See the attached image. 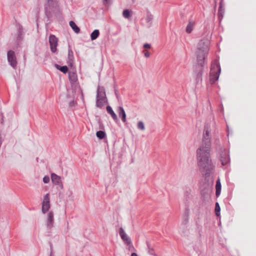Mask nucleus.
<instances>
[{
	"label": "nucleus",
	"instance_id": "29",
	"mask_svg": "<svg viewBox=\"0 0 256 256\" xmlns=\"http://www.w3.org/2000/svg\"><path fill=\"white\" fill-rule=\"evenodd\" d=\"M220 206L218 202L216 203L215 206V212L216 216H220Z\"/></svg>",
	"mask_w": 256,
	"mask_h": 256
},
{
	"label": "nucleus",
	"instance_id": "26",
	"mask_svg": "<svg viewBox=\"0 0 256 256\" xmlns=\"http://www.w3.org/2000/svg\"><path fill=\"white\" fill-rule=\"evenodd\" d=\"M96 136L100 140H102L106 136V133L104 131L98 130L96 132Z\"/></svg>",
	"mask_w": 256,
	"mask_h": 256
},
{
	"label": "nucleus",
	"instance_id": "2",
	"mask_svg": "<svg viewBox=\"0 0 256 256\" xmlns=\"http://www.w3.org/2000/svg\"><path fill=\"white\" fill-rule=\"evenodd\" d=\"M209 42L207 40H200L198 45L196 52L197 64L202 67L204 65V60L208 52Z\"/></svg>",
	"mask_w": 256,
	"mask_h": 256
},
{
	"label": "nucleus",
	"instance_id": "34",
	"mask_svg": "<svg viewBox=\"0 0 256 256\" xmlns=\"http://www.w3.org/2000/svg\"><path fill=\"white\" fill-rule=\"evenodd\" d=\"M142 52L144 54V56L146 58H149L150 56V52L148 50H143Z\"/></svg>",
	"mask_w": 256,
	"mask_h": 256
},
{
	"label": "nucleus",
	"instance_id": "39",
	"mask_svg": "<svg viewBox=\"0 0 256 256\" xmlns=\"http://www.w3.org/2000/svg\"><path fill=\"white\" fill-rule=\"evenodd\" d=\"M129 246V250H132L134 248V247L132 245V244L130 245H128Z\"/></svg>",
	"mask_w": 256,
	"mask_h": 256
},
{
	"label": "nucleus",
	"instance_id": "28",
	"mask_svg": "<svg viewBox=\"0 0 256 256\" xmlns=\"http://www.w3.org/2000/svg\"><path fill=\"white\" fill-rule=\"evenodd\" d=\"M123 16L126 18H129L130 17V11L128 10H124L122 12Z\"/></svg>",
	"mask_w": 256,
	"mask_h": 256
},
{
	"label": "nucleus",
	"instance_id": "32",
	"mask_svg": "<svg viewBox=\"0 0 256 256\" xmlns=\"http://www.w3.org/2000/svg\"><path fill=\"white\" fill-rule=\"evenodd\" d=\"M43 182L45 184H48L50 182V178L48 176H46L43 178Z\"/></svg>",
	"mask_w": 256,
	"mask_h": 256
},
{
	"label": "nucleus",
	"instance_id": "7",
	"mask_svg": "<svg viewBox=\"0 0 256 256\" xmlns=\"http://www.w3.org/2000/svg\"><path fill=\"white\" fill-rule=\"evenodd\" d=\"M58 40L56 36L53 34H50L49 36V43L50 44V50L52 52H56V47L58 46Z\"/></svg>",
	"mask_w": 256,
	"mask_h": 256
},
{
	"label": "nucleus",
	"instance_id": "10",
	"mask_svg": "<svg viewBox=\"0 0 256 256\" xmlns=\"http://www.w3.org/2000/svg\"><path fill=\"white\" fill-rule=\"evenodd\" d=\"M51 178L52 183L57 186L58 188H59L60 190H62L63 188V184L61 180L60 176L55 174H51Z\"/></svg>",
	"mask_w": 256,
	"mask_h": 256
},
{
	"label": "nucleus",
	"instance_id": "38",
	"mask_svg": "<svg viewBox=\"0 0 256 256\" xmlns=\"http://www.w3.org/2000/svg\"><path fill=\"white\" fill-rule=\"evenodd\" d=\"M50 256H54L53 255V250H52V242H50Z\"/></svg>",
	"mask_w": 256,
	"mask_h": 256
},
{
	"label": "nucleus",
	"instance_id": "13",
	"mask_svg": "<svg viewBox=\"0 0 256 256\" xmlns=\"http://www.w3.org/2000/svg\"><path fill=\"white\" fill-rule=\"evenodd\" d=\"M189 208H186L182 218V224L183 225L185 226L188 223L189 218Z\"/></svg>",
	"mask_w": 256,
	"mask_h": 256
},
{
	"label": "nucleus",
	"instance_id": "30",
	"mask_svg": "<svg viewBox=\"0 0 256 256\" xmlns=\"http://www.w3.org/2000/svg\"><path fill=\"white\" fill-rule=\"evenodd\" d=\"M138 128L140 130H144L145 129V126L144 122L142 121H140L138 123Z\"/></svg>",
	"mask_w": 256,
	"mask_h": 256
},
{
	"label": "nucleus",
	"instance_id": "14",
	"mask_svg": "<svg viewBox=\"0 0 256 256\" xmlns=\"http://www.w3.org/2000/svg\"><path fill=\"white\" fill-rule=\"evenodd\" d=\"M17 34L16 42L18 44L22 40L24 36L23 28L22 26H19Z\"/></svg>",
	"mask_w": 256,
	"mask_h": 256
},
{
	"label": "nucleus",
	"instance_id": "11",
	"mask_svg": "<svg viewBox=\"0 0 256 256\" xmlns=\"http://www.w3.org/2000/svg\"><path fill=\"white\" fill-rule=\"evenodd\" d=\"M118 232L122 239L126 245H130L132 244L130 238L126 234L122 228H120Z\"/></svg>",
	"mask_w": 256,
	"mask_h": 256
},
{
	"label": "nucleus",
	"instance_id": "21",
	"mask_svg": "<svg viewBox=\"0 0 256 256\" xmlns=\"http://www.w3.org/2000/svg\"><path fill=\"white\" fill-rule=\"evenodd\" d=\"M69 80L72 82H74L77 80V75L76 72H70L68 76Z\"/></svg>",
	"mask_w": 256,
	"mask_h": 256
},
{
	"label": "nucleus",
	"instance_id": "24",
	"mask_svg": "<svg viewBox=\"0 0 256 256\" xmlns=\"http://www.w3.org/2000/svg\"><path fill=\"white\" fill-rule=\"evenodd\" d=\"M74 56L73 52L72 49L70 48L68 51V60L70 64H72L74 62Z\"/></svg>",
	"mask_w": 256,
	"mask_h": 256
},
{
	"label": "nucleus",
	"instance_id": "36",
	"mask_svg": "<svg viewBox=\"0 0 256 256\" xmlns=\"http://www.w3.org/2000/svg\"><path fill=\"white\" fill-rule=\"evenodd\" d=\"M218 15H219V16H222V6L221 3L220 4V6L219 10H218Z\"/></svg>",
	"mask_w": 256,
	"mask_h": 256
},
{
	"label": "nucleus",
	"instance_id": "35",
	"mask_svg": "<svg viewBox=\"0 0 256 256\" xmlns=\"http://www.w3.org/2000/svg\"><path fill=\"white\" fill-rule=\"evenodd\" d=\"M76 104V102L74 100H72L70 102L69 106L70 108L74 107L75 106Z\"/></svg>",
	"mask_w": 256,
	"mask_h": 256
},
{
	"label": "nucleus",
	"instance_id": "9",
	"mask_svg": "<svg viewBox=\"0 0 256 256\" xmlns=\"http://www.w3.org/2000/svg\"><path fill=\"white\" fill-rule=\"evenodd\" d=\"M220 160L222 166H226L230 162V158L226 150H224L220 154Z\"/></svg>",
	"mask_w": 256,
	"mask_h": 256
},
{
	"label": "nucleus",
	"instance_id": "27",
	"mask_svg": "<svg viewBox=\"0 0 256 256\" xmlns=\"http://www.w3.org/2000/svg\"><path fill=\"white\" fill-rule=\"evenodd\" d=\"M152 19L153 16L150 13L148 14L146 18V22L150 24H151Z\"/></svg>",
	"mask_w": 256,
	"mask_h": 256
},
{
	"label": "nucleus",
	"instance_id": "33",
	"mask_svg": "<svg viewBox=\"0 0 256 256\" xmlns=\"http://www.w3.org/2000/svg\"><path fill=\"white\" fill-rule=\"evenodd\" d=\"M102 3L104 5L106 6L111 4V0H103Z\"/></svg>",
	"mask_w": 256,
	"mask_h": 256
},
{
	"label": "nucleus",
	"instance_id": "1",
	"mask_svg": "<svg viewBox=\"0 0 256 256\" xmlns=\"http://www.w3.org/2000/svg\"><path fill=\"white\" fill-rule=\"evenodd\" d=\"M210 132L208 128L205 126L202 142L196 150V158L198 165L200 170L205 172L206 176H208L214 168L210 158Z\"/></svg>",
	"mask_w": 256,
	"mask_h": 256
},
{
	"label": "nucleus",
	"instance_id": "23",
	"mask_svg": "<svg viewBox=\"0 0 256 256\" xmlns=\"http://www.w3.org/2000/svg\"><path fill=\"white\" fill-rule=\"evenodd\" d=\"M100 34V32L98 30H94L90 34V38L92 40L96 39Z\"/></svg>",
	"mask_w": 256,
	"mask_h": 256
},
{
	"label": "nucleus",
	"instance_id": "22",
	"mask_svg": "<svg viewBox=\"0 0 256 256\" xmlns=\"http://www.w3.org/2000/svg\"><path fill=\"white\" fill-rule=\"evenodd\" d=\"M96 96H106L104 88L102 86H98Z\"/></svg>",
	"mask_w": 256,
	"mask_h": 256
},
{
	"label": "nucleus",
	"instance_id": "12",
	"mask_svg": "<svg viewBox=\"0 0 256 256\" xmlns=\"http://www.w3.org/2000/svg\"><path fill=\"white\" fill-rule=\"evenodd\" d=\"M107 102V97H96V106L102 108Z\"/></svg>",
	"mask_w": 256,
	"mask_h": 256
},
{
	"label": "nucleus",
	"instance_id": "25",
	"mask_svg": "<svg viewBox=\"0 0 256 256\" xmlns=\"http://www.w3.org/2000/svg\"><path fill=\"white\" fill-rule=\"evenodd\" d=\"M202 68L200 70V71L198 72L196 77V84H198L199 82H201L202 80Z\"/></svg>",
	"mask_w": 256,
	"mask_h": 256
},
{
	"label": "nucleus",
	"instance_id": "4",
	"mask_svg": "<svg viewBox=\"0 0 256 256\" xmlns=\"http://www.w3.org/2000/svg\"><path fill=\"white\" fill-rule=\"evenodd\" d=\"M220 72V64L218 60H214L212 64L210 74V80L212 84H214L218 80Z\"/></svg>",
	"mask_w": 256,
	"mask_h": 256
},
{
	"label": "nucleus",
	"instance_id": "18",
	"mask_svg": "<svg viewBox=\"0 0 256 256\" xmlns=\"http://www.w3.org/2000/svg\"><path fill=\"white\" fill-rule=\"evenodd\" d=\"M70 26L72 28V30L76 33L78 34L80 32V28L77 26L76 23L74 21H70L69 22Z\"/></svg>",
	"mask_w": 256,
	"mask_h": 256
},
{
	"label": "nucleus",
	"instance_id": "16",
	"mask_svg": "<svg viewBox=\"0 0 256 256\" xmlns=\"http://www.w3.org/2000/svg\"><path fill=\"white\" fill-rule=\"evenodd\" d=\"M118 114L120 117L121 118L122 121L125 122H126V114L124 109L122 106L119 107Z\"/></svg>",
	"mask_w": 256,
	"mask_h": 256
},
{
	"label": "nucleus",
	"instance_id": "20",
	"mask_svg": "<svg viewBox=\"0 0 256 256\" xmlns=\"http://www.w3.org/2000/svg\"><path fill=\"white\" fill-rule=\"evenodd\" d=\"M54 66L56 69L60 70L64 74H66L68 72V68L66 66H61L58 64H55Z\"/></svg>",
	"mask_w": 256,
	"mask_h": 256
},
{
	"label": "nucleus",
	"instance_id": "31",
	"mask_svg": "<svg viewBox=\"0 0 256 256\" xmlns=\"http://www.w3.org/2000/svg\"><path fill=\"white\" fill-rule=\"evenodd\" d=\"M147 246H148V254L151 255H154V250L152 248H150V244H148V242H147Z\"/></svg>",
	"mask_w": 256,
	"mask_h": 256
},
{
	"label": "nucleus",
	"instance_id": "15",
	"mask_svg": "<svg viewBox=\"0 0 256 256\" xmlns=\"http://www.w3.org/2000/svg\"><path fill=\"white\" fill-rule=\"evenodd\" d=\"M107 112L111 116L113 120L115 121L118 120V117L114 111L112 110V107L110 106H106Z\"/></svg>",
	"mask_w": 256,
	"mask_h": 256
},
{
	"label": "nucleus",
	"instance_id": "19",
	"mask_svg": "<svg viewBox=\"0 0 256 256\" xmlns=\"http://www.w3.org/2000/svg\"><path fill=\"white\" fill-rule=\"evenodd\" d=\"M216 195L218 197L220 196L221 190V184L220 182V180L219 179L217 180L216 182Z\"/></svg>",
	"mask_w": 256,
	"mask_h": 256
},
{
	"label": "nucleus",
	"instance_id": "3",
	"mask_svg": "<svg viewBox=\"0 0 256 256\" xmlns=\"http://www.w3.org/2000/svg\"><path fill=\"white\" fill-rule=\"evenodd\" d=\"M58 0H47L44 5L45 15L49 20L53 14L60 10Z\"/></svg>",
	"mask_w": 256,
	"mask_h": 256
},
{
	"label": "nucleus",
	"instance_id": "37",
	"mask_svg": "<svg viewBox=\"0 0 256 256\" xmlns=\"http://www.w3.org/2000/svg\"><path fill=\"white\" fill-rule=\"evenodd\" d=\"M150 46H151L148 43L144 44L143 46V47L144 48H150Z\"/></svg>",
	"mask_w": 256,
	"mask_h": 256
},
{
	"label": "nucleus",
	"instance_id": "40",
	"mask_svg": "<svg viewBox=\"0 0 256 256\" xmlns=\"http://www.w3.org/2000/svg\"><path fill=\"white\" fill-rule=\"evenodd\" d=\"M131 256H138V254L135 252H132L131 254Z\"/></svg>",
	"mask_w": 256,
	"mask_h": 256
},
{
	"label": "nucleus",
	"instance_id": "17",
	"mask_svg": "<svg viewBox=\"0 0 256 256\" xmlns=\"http://www.w3.org/2000/svg\"><path fill=\"white\" fill-rule=\"evenodd\" d=\"M195 25V22L194 21H189L188 24L186 27V32L188 34H190L192 32L194 27Z\"/></svg>",
	"mask_w": 256,
	"mask_h": 256
},
{
	"label": "nucleus",
	"instance_id": "6",
	"mask_svg": "<svg viewBox=\"0 0 256 256\" xmlns=\"http://www.w3.org/2000/svg\"><path fill=\"white\" fill-rule=\"evenodd\" d=\"M50 208V202L49 194H46L42 202V211L43 214L46 213Z\"/></svg>",
	"mask_w": 256,
	"mask_h": 256
},
{
	"label": "nucleus",
	"instance_id": "5",
	"mask_svg": "<svg viewBox=\"0 0 256 256\" xmlns=\"http://www.w3.org/2000/svg\"><path fill=\"white\" fill-rule=\"evenodd\" d=\"M7 59L10 65L14 69L17 66V60L14 51L10 50L7 54Z\"/></svg>",
	"mask_w": 256,
	"mask_h": 256
},
{
	"label": "nucleus",
	"instance_id": "8",
	"mask_svg": "<svg viewBox=\"0 0 256 256\" xmlns=\"http://www.w3.org/2000/svg\"><path fill=\"white\" fill-rule=\"evenodd\" d=\"M54 224V214L52 212H49L47 214L46 226L48 230H51Z\"/></svg>",
	"mask_w": 256,
	"mask_h": 256
}]
</instances>
